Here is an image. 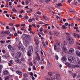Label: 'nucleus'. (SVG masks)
<instances>
[{"label": "nucleus", "mask_w": 80, "mask_h": 80, "mask_svg": "<svg viewBox=\"0 0 80 80\" xmlns=\"http://www.w3.org/2000/svg\"><path fill=\"white\" fill-rule=\"evenodd\" d=\"M55 76H53V78H52V77H51L50 78V80H55V77L56 80H60V74H59L58 73L55 72Z\"/></svg>", "instance_id": "1"}, {"label": "nucleus", "mask_w": 80, "mask_h": 80, "mask_svg": "<svg viewBox=\"0 0 80 80\" xmlns=\"http://www.w3.org/2000/svg\"><path fill=\"white\" fill-rule=\"evenodd\" d=\"M66 39L68 41V42L70 45H72L73 43L74 42L72 37L67 36L66 37Z\"/></svg>", "instance_id": "2"}, {"label": "nucleus", "mask_w": 80, "mask_h": 80, "mask_svg": "<svg viewBox=\"0 0 80 80\" xmlns=\"http://www.w3.org/2000/svg\"><path fill=\"white\" fill-rule=\"evenodd\" d=\"M33 47L32 46H29V51H28V52L27 53V55L28 56L30 57V56H31V54L33 53Z\"/></svg>", "instance_id": "3"}, {"label": "nucleus", "mask_w": 80, "mask_h": 80, "mask_svg": "<svg viewBox=\"0 0 80 80\" xmlns=\"http://www.w3.org/2000/svg\"><path fill=\"white\" fill-rule=\"evenodd\" d=\"M54 50H56L57 52H60V48L57 45L55 44L54 46Z\"/></svg>", "instance_id": "4"}, {"label": "nucleus", "mask_w": 80, "mask_h": 80, "mask_svg": "<svg viewBox=\"0 0 80 80\" xmlns=\"http://www.w3.org/2000/svg\"><path fill=\"white\" fill-rule=\"evenodd\" d=\"M18 47L21 51H23V50H24V48L22 46V45L21 43L18 44Z\"/></svg>", "instance_id": "5"}, {"label": "nucleus", "mask_w": 80, "mask_h": 80, "mask_svg": "<svg viewBox=\"0 0 80 80\" xmlns=\"http://www.w3.org/2000/svg\"><path fill=\"white\" fill-rule=\"evenodd\" d=\"M68 60L70 62V63H74L75 62V60L73 58V57L72 56H69L68 57Z\"/></svg>", "instance_id": "6"}, {"label": "nucleus", "mask_w": 80, "mask_h": 80, "mask_svg": "<svg viewBox=\"0 0 80 80\" xmlns=\"http://www.w3.org/2000/svg\"><path fill=\"white\" fill-rule=\"evenodd\" d=\"M69 54L73 55L74 53V49L73 48H70L69 51Z\"/></svg>", "instance_id": "7"}, {"label": "nucleus", "mask_w": 80, "mask_h": 80, "mask_svg": "<svg viewBox=\"0 0 80 80\" xmlns=\"http://www.w3.org/2000/svg\"><path fill=\"white\" fill-rule=\"evenodd\" d=\"M41 60L39 64H43L44 63V58L43 57H41Z\"/></svg>", "instance_id": "8"}, {"label": "nucleus", "mask_w": 80, "mask_h": 80, "mask_svg": "<svg viewBox=\"0 0 80 80\" xmlns=\"http://www.w3.org/2000/svg\"><path fill=\"white\" fill-rule=\"evenodd\" d=\"M65 64L66 65H67L68 67L69 68H72V64H71L70 63L66 62Z\"/></svg>", "instance_id": "9"}, {"label": "nucleus", "mask_w": 80, "mask_h": 80, "mask_svg": "<svg viewBox=\"0 0 80 80\" xmlns=\"http://www.w3.org/2000/svg\"><path fill=\"white\" fill-rule=\"evenodd\" d=\"M8 74H9V73L8 71L7 70L4 71L3 72V75H8Z\"/></svg>", "instance_id": "10"}, {"label": "nucleus", "mask_w": 80, "mask_h": 80, "mask_svg": "<svg viewBox=\"0 0 80 80\" xmlns=\"http://www.w3.org/2000/svg\"><path fill=\"white\" fill-rule=\"evenodd\" d=\"M80 67V65H78V64H73L72 65V68H78Z\"/></svg>", "instance_id": "11"}, {"label": "nucleus", "mask_w": 80, "mask_h": 80, "mask_svg": "<svg viewBox=\"0 0 80 80\" xmlns=\"http://www.w3.org/2000/svg\"><path fill=\"white\" fill-rule=\"evenodd\" d=\"M62 49L63 51L65 52V53L67 52L68 51L67 49V48L65 47H62Z\"/></svg>", "instance_id": "12"}, {"label": "nucleus", "mask_w": 80, "mask_h": 80, "mask_svg": "<svg viewBox=\"0 0 80 80\" xmlns=\"http://www.w3.org/2000/svg\"><path fill=\"white\" fill-rule=\"evenodd\" d=\"M73 36L75 37H77L78 38H80V36L78 34H76L75 33H73L72 34Z\"/></svg>", "instance_id": "13"}, {"label": "nucleus", "mask_w": 80, "mask_h": 80, "mask_svg": "<svg viewBox=\"0 0 80 80\" xmlns=\"http://www.w3.org/2000/svg\"><path fill=\"white\" fill-rule=\"evenodd\" d=\"M17 56L19 58L20 57H21V55H22V53L20 52H18L17 53Z\"/></svg>", "instance_id": "14"}, {"label": "nucleus", "mask_w": 80, "mask_h": 80, "mask_svg": "<svg viewBox=\"0 0 80 80\" xmlns=\"http://www.w3.org/2000/svg\"><path fill=\"white\" fill-rule=\"evenodd\" d=\"M37 57L36 59V60H37L38 62V61H39L40 59V56H39V55H38V53H37Z\"/></svg>", "instance_id": "15"}, {"label": "nucleus", "mask_w": 80, "mask_h": 80, "mask_svg": "<svg viewBox=\"0 0 80 80\" xmlns=\"http://www.w3.org/2000/svg\"><path fill=\"white\" fill-rule=\"evenodd\" d=\"M8 48H9V50H11V51H12V50H13V47L11 45H9L8 46Z\"/></svg>", "instance_id": "16"}, {"label": "nucleus", "mask_w": 80, "mask_h": 80, "mask_svg": "<svg viewBox=\"0 0 80 80\" xmlns=\"http://www.w3.org/2000/svg\"><path fill=\"white\" fill-rule=\"evenodd\" d=\"M25 3L27 4V5H31V3H30V1L28 0H26L25 1ZM29 3H30V4H28Z\"/></svg>", "instance_id": "17"}, {"label": "nucleus", "mask_w": 80, "mask_h": 80, "mask_svg": "<svg viewBox=\"0 0 80 80\" xmlns=\"http://www.w3.org/2000/svg\"><path fill=\"white\" fill-rule=\"evenodd\" d=\"M61 60L62 61H64V62H66L67 61V58L66 57L64 56L61 58Z\"/></svg>", "instance_id": "18"}, {"label": "nucleus", "mask_w": 80, "mask_h": 80, "mask_svg": "<svg viewBox=\"0 0 80 80\" xmlns=\"http://www.w3.org/2000/svg\"><path fill=\"white\" fill-rule=\"evenodd\" d=\"M56 45L60 47L62 46V42H58L57 44H56Z\"/></svg>", "instance_id": "19"}, {"label": "nucleus", "mask_w": 80, "mask_h": 80, "mask_svg": "<svg viewBox=\"0 0 80 80\" xmlns=\"http://www.w3.org/2000/svg\"><path fill=\"white\" fill-rule=\"evenodd\" d=\"M76 63H77V65H79V67H80V59H78V60H77V61Z\"/></svg>", "instance_id": "20"}, {"label": "nucleus", "mask_w": 80, "mask_h": 80, "mask_svg": "<svg viewBox=\"0 0 80 80\" xmlns=\"http://www.w3.org/2000/svg\"><path fill=\"white\" fill-rule=\"evenodd\" d=\"M43 19H45L46 21H48L49 19L47 18V17L46 16H44L42 17Z\"/></svg>", "instance_id": "21"}, {"label": "nucleus", "mask_w": 80, "mask_h": 80, "mask_svg": "<svg viewBox=\"0 0 80 80\" xmlns=\"http://www.w3.org/2000/svg\"><path fill=\"white\" fill-rule=\"evenodd\" d=\"M15 61L17 63H20L21 64H22V62H21L20 60L18 59H17L16 61Z\"/></svg>", "instance_id": "22"}, {"label": "nucleus", "mask_w": 80, "mask_h": 80, "mask_svg": "<svg viewBox=\"0 0 80 80\" xmlns=\"http://www.w3.org/2000/svg\"><path fill=\"white\" fill-rule=\"evenodd\" d=\"M15 61L17 63H20L21 64H22V62H21L20 60L18 59H17L16 61Z\"/></svg>", "instance_id": "23"}, {"label": "nucleus", "mask_w": 80, "mask_h": 80, "mask_svg": "<svg viewBox=\"0 0 80 80\" xmlns=\"http://www.w3.org/2000/svg\"><path fill=\"white\" fill-rule=\"evenodd\" d=\"M2 33H6L7 35H9L10 34V32L7 31L2 32Z\"/></svg>", "instance_id": "24"}, {"label": "nucleus", "mask_w": 80, "mask_h": 80, "mask_svg": "<svg viewBox=\"0 0 80 80\" xmlns=\"http://www.w3.org/2000/svg\"><path fill=\"white\" fill-rule=\"evenodd\" d=\"M16 73H17V74H18V75H22V72L20 71H16Z\"/></svg>", "instance_id": "25"}, {"label": "nucleus", "mask_w": 80, "mask_h": 80, "mask_svg": "<svg viewBox=\"0 0 80 80\" xmlns=\"http://www.w3.org/2000/svg\"><path fill=\"white\" fill-rule=\"evenodd\" d=\"M54 34L56 36H58L59 35V32H54Z\"/></svg>", "instance_id": "26"}, {"label": "nucleus", "mask_w": 80, "mask_h": 80, "mask_svg": "<svg viewBox=\"0 0 80 80\" xmlns=\"http://www.w3.org/2000/svg\"><path fill=\"white\" fill-rule=\"evenodd\" d=\"M76 53L79 56H80V51H79L78 50H77L76 51Z\"/></svg>", "instance_id": "27"}, {"label": "nucleus", "mask_w": 80, "mask_h": 80, "mask_svg": "<svg viewBox=\"0 0 80 80\" xmlns=\"http://www.w3.org/2000/svg\"><path fill=\"white\" fill-rule=\"evenodd\" d=\"M62 29H66V28H67V27L65 26L64 25H63L62 26Z\"/></svg>", "instance_id": "28"}, {"label": "nucleus", "mask_w": 80, "mask_h": 80, "mask_svg": "<svg viewBox=\"0 0 80 80\" xmlns=\"http://www.w3.org/2000/svg\"><path fill=\"white\" fill-rule=\"evenodd\" d=\"M48 67L49 68H50L51 67V65H50V63L49 62V61H48Z\"/></svg>", "instance_id": "29"}, {"label": "nucleus", "mask_w": 80, "mask_h": 80, "mask_svg": "<svg viewBox=\"0 0 80 80\" xmlns=\"http://www.w3.org/2000/svg\"><path fill=\"white\" fill-rule=\"evenodd\" d=\"M9 78H10V77L8 76H7L5 77V80H9Z\"/></svg>", "instance_id": "30"}, {"label": "nucleus", "mask_w": 80, "mask_h": 80, "mask_svg": "<svg viewBox=\"0 0 80 80\" xmlns=\"http://www.w3.org/2000/svg\"><path fill=\"white\" fill-rule=\"evenodd\" d=\"M26 38H29L30 39V40H31V37H30V36H29V35L26 34Z\"/></svg>", "instance_id": "31"}, {"label": "nucleus", "mask_w": 80, "mask_h": 80, "mask_svg": "<svg viewBox=\"0 0 80 80\" xmlns=\"http://www.w3.org/2000/svg\"><path fill=\"white\" fill-rule=\"evenodd\" d=\"M42 44L43 45L44 47H45V48H46L47 47V46L45 45V42H44L43 41L42 42Z\"/></svg>", "instance_id": "32"}, {"label": "nucleus", "mask_w": 80, "mask_h": 80, "mask_svg": "<svg viewBox=\"0 0 80 80\" xmlns=\"http://www.w3.org/2000/svg\"><path fill=\"white\" fill-rule=\"evenodd\" d=\"M3 68V65H0V73H1V69Z\"/></svg>", "instance_id": "33"}, {"label": "nucleus", "mask_w": 80, "mask_h": 80, "mask_svg": "<svg viewBox=\"0 0 80 80\" xmlns=\"http://www.w3.org/2000/svg\"><path fill=\"white\" fill-rule=\"evenodd\" d=\"M35 43H36V44L37 45V46H38V43H39L38 41V40H36Z\"/></svg>", "instance_id": "34"}, {"label": "nucleus", "mask_w": 80, "mask_h": 80, "mask_svg": "<svg viewBox=\"0 0 80 80\" xmlns=\"http://www.w3.org/2000/svg\"><path fill=\"white\" fill-rule=\"evenodd\" d=\"M29 41H28V40H26L25 41V43L27 45H28V43H29Z\"/></svg>", "instance_id": "35"}, {"label": "nucleus", "mask_w": 80, "mask_h": 80, "mask_svg": "<svg viewBox=\"0 0 80 80\" xmlns=\"http://www.w3.org/2000/svg\"><path fill=\"white\" fill-rule=\"evenodd\" d=\"M76 76H77V75L76 74V73H74L73 74L72 77L73 78H75V77H76Z\"/></svg>", "instance_id": "36"}, {"label": "nucleus", "mask_w": 80, "mask_h": 80, "mask_svg": "<svg viewBox=\"0 0 80 80\" xmlns=\"http://www.w3.org/2000/svg\"><path fill=\"white\" fill-rule=\"evenodd\" d=\"M28 16L27 15L25 16L24 18V20H26V19H28Z\"/></svg>", "instance_id": "37"}, {"label": "nucleus", "mask_w": 80, "mask_h": 80, "mask_svg": "<svg viewBox=\"0 0 80 80\" xmlns=\"http://www.w3.org/2000/svg\"><path fill=\"white\" fill-rule=\"evenodd\" d=\"M12 11L14 12H17V10L15 8L13 9Z\"/></svg>", "instance_id": "38"}, {"label": "nucleus", "mask_w": 80, "mask_h": 80, "mask_svg": "<svg viewBox=\"0 0 80 80\" xmlns=\"http://www.w3.org/2000/svg\"><path fill=\"white\" fill-rule=\"evenodd\" d=\"M49 11L51 12H52V13H54V14H55V13L53 12V11H52V8H49Z\"/></svg>", "instance_id": "39"}, {"label": "nucleus", "mask_w": 80, "mask_h": 80, "mask_svg": "<svg viewBox=\"0 0 80 80\" xmlns=\"http://www.w3.org/2000/svg\"><path fill=\"white\" fill-rule=\"evenodd\" d=\"M0 42L2 44H4L5 43V41L4 40V41H1Z\"/></svg>", "instance_id": "40"}, {"label": "nucleus", "mask_w": 80, "mask_h": 80, "mask_svg": "<svg viewBox=\"0 0 80 80\" xmlns=\"http://www.w3.org/2000/svg\"><path fill=\"white\" fill-rule=\"evenodd\" d=\"M58 56L57 55H55V59L56 60H58Z\"/></svg>", "instance_id": "41"}, {"label": "nucleus", "mask_w": 80, "mask_h": 80, "mask_svg": "<svg viewBox=\"0 0 80 80\" xmlns=\"http://www.w3.org/2000/svg\"><path fill=\"white\" fill-rule=\"evenodd\" d=\"M52 72H49L48 73V74L49 75H52Z\"/></svg>", "instance_id": "42"}, {"label": "nucleus", "mask_w": 80, "mask_h": 80, "mask_svg": "<svg viewBox=\"0 0 80 80\" xmlns=\"http://www.w3.org/2000/svg\"><path fill=\"white\" fill-rule=\"evenodd\" d=\"M21 30H22L23 31V32H25V31H26V29H25L24 28H21Z\"/></svg>", "instance_id": "43"}, {"label": "nucleus", "mask_w": 80, "mask_h": 80, "mask_svg": "<svg viewBox=\"0 0 80 80\" xmlns=\"http://www.w3.org/2000/svg\"><path fill=\"white\" fill-rule=\"evenodd\" d=\"M39 30L40 32H43V28H41L39 29Z\"/></svg>", "instance_id": "44"}, {"label": "nucleus", "mask_w": 80, "mask_h": 80, "mask_svg": "<svg viewBox=\"0 0 80 80\" xmlns=\"http://www.w3.org/2000/svg\"><path fill=\"white\" fill-rule=\"evenodd\" d=\"M50 2V0H45V2L46 3H49Z\"/></svg>", "instance_id": "45"}, {"label": "nucleus", "mask_w": 80, "mask_h": 80, "mask_svg": "<svg viewBox=\"0 0 80 80\" xmlns=\"http://www.w3.org/2000/svg\"><path fill=\"white\" fill-rule=\"evenodd\" d=\"M18 58L16 56H15L14 57V59L15 60V61H17V60H18Z\"/></svg>", "instance_id": "46"}, {"label": "nucleus", "mask_w": 80, "mask_h": 80, "mask_svg": "<svg viewBox=\"0 0 80 80\" xmlns=\"http://www.w3.org/2000/svg\"><path fill=\"white\" fill-rule=\"evenodd\" d=\"M39 23V24H45V22H42V21H40Z\"/></svg>", "instance_id": "47"}, {"label": "nucleus", "mask_w": 80, "mask_h": 80, "mask_svg": "<svg viewBox=\"0 0 80 80\" xmlns=\"http://www.w3.org/2000/svg\"><path fill=\"white\" fill-rule=\"evenodd\" d=\"M14 35L15 37H17L18 36V34L17 32H15L14 34Z\"/></svg>", "instance_id": "48"}, {"label": "nucleus", "mask_w": 80, "mask_h": 80, "mask_svg": "<svg viewBox=\"0 0 80 80\" xmlns=\"http://www.w3.org/2000/svg\"><path fill=\"white\" fill-rule=\"evenodd\" d=\"M9 62L10 63H11L12 65H13V61L10 60L9 61Z\"/></svg>", "instance_id": "49"}, {"label": "nucleus", "mask_w": 80, "mask_h": 80, "mask_svg": "<svg viewBox=\"0 0 80 80\" xmlns=\"http://www.w3.org/2000/svg\"><path fill=\"white\" fill-rule=\"evenodd\" d=\"M18 33H20V34H22V31H18Z\"/></svg>", "instance_id": "50"}, {"label": "nucleus", "mask_w": 80, "mask_h": 80, "mask_svg": "<svg viewBox=\"0 0 80 80\" xmlns=\"http://www.w3.org/2000/svg\"><path fill=\"white\" fill-rule=\"evenodd\" d=\"M32 62L33 63V64H34V65H36V61L35 60H33L32 61Z\"/></svg>", "instance_id": "51"}, {"label": "nucleus", "mask_w": 80, "mask_h": 80, "mask_svg": "<svg viewBox=\"0 0 80 80\" xmlns=\"http://www.w3.org/2000/svg\"><path fill=\"white\" fill-rule=\"evenodd\" d=\"M29 65H30V66H33V64H32V62H31L29 63Z\"/></svg>", "instance_id": "52"}, {"label": "nucleus", "mask_w": 80, "mask_h": 80, "mask_svg": "<svg viewBox=\"0 0 80 80\" xmlns=\"http://www.w3.org/2000/svg\"><path fill=\"white\" fill-rule=\"evenodd\" d=\"M27 34H23L22 35V37L24 38H25V37L26 38V35Z\"/></svg>", "instance_id": "53"}, {"label": "nucleus", "mask_w": 80, "mask_h": 80, "mask_svg": "<svg viewBox=\"0 0 80 80\" xmlns=\"http://www.w3.org/2000/svg\"><path fill=\"white\" fill-rule=\"evenodd\" d=\"M11 41L10 40H8V41H6V42L7 43H9V42H10Z\"/></svg>", "instance_id": "54"}, {"label": "nucleus", "mask_w": 80, "mask_h": 80, "mask_svg": "<svg viewBox=\"0 0 80 80\" xmlns=\"http://www.w3.org/2000/svg\"><path fill=\"white\" fill-rule=\"evenodd\" d=\"M45 80H48V76H46L45 77Z\"/></svg>", "instance_id": "55"}, {"label": "nucleus", "mask_w": 80, "mask_h": 80, "mask_svg": "<svg viewBox=\"0 0 80 80\" xmlns=\"http://www.w3.org/2000/svg\"><path fill=\"white\" fill-rule=\"evenodd\" d=\"M20 24H16L15 25V27H20Z\"/></svg>", "instance_id": "56"}, {"label": "nucleus", "mask_w": 80, "mask_h": 80, "mask_svg": "<svg viewBox=\"0 0 80 80\" xmlns=\"http://www.w3.org/2000/svg\"><path fill=\"white\" fill-rule=\"evenodd\" d=\"M69 11L70 12H71V13H73V11H72V10L71 9H69Z\"/></svg>", "instance_id": "57"}, {"label": "nucleus", "mask_w": 80, "mask_h": 80, "mask_svg": "<svg viewBox=\"0 0 80 80\" xmlns=\"http://www.w3.org/2000/svg\"><path fill=\"white\" fill-rule=\"evenodd\" d=\"M32 26H33L34 27V28H36V26L35 25V24H32Z\"/></svg>", "instance_id": "58"}, {"label": "nucleus", "mask_w": 80, "mask_h": 80, "mask_svg": "<svg viewBox=\"0 0 80 80\" xmlns=\"http://www.w3.org/2000/svg\"><path fill=\"white\" fill-rule=\"evenodd\" d=\"M58 6H62V4L61 3H58Z\"/></svg>", "instance_id": "59"}, {"label": "nucleus", "mask_w": 80, "mask_h": 80, "mask_svg": "<svg viewBox=\"0 0 80 80\" xmlns=\"http://www.w3.org/2000/svg\"><path fill=\"white\" fill-rule=\"evenodd\" d=\"M9 25H10V26H11L12 27H13V23H10L9 24Z\"/></svg>", "instance_id": "60"}, {"label": "nucleus", "mask_w": 80, "mask_h": 80, "mask_svg": "<svg viewBox=\"0 0 80 80\" xmlns=\"http://www.w3.org/2000/svg\"><path fill=\"white\" fill-rule=\"evenodd\" d=\"M64 44L65 45H67V43L66 42L64 41Z\"/></svg>", "instance_id": "61"}, {"label": "nucleus", "mask_w": 80, "mask_h": 80, "mask_svg": "<svg viewBox=\"0 0 80 80\" xmlns=\"http://www.w3.org/2000/svg\"><path fill=\"white\" fill-rule=\"evenodd\" d=\"M74 29H76V30H78V27H74Z\"/></svg>", "instance_id": "62"}, {"label": "nucleus", "mask_w": 80, "mask_h": 80, "mask_svg": "<svg viewBox=\"0 0 80 80\" xmlns=\"http://www.w3.org/2000/svg\"><path fill=\"white\" fill-rule=\"evenodd\" d=\"M33 70H36V68L35 67V66H33Z\"/></svg>", "instance_id": "63"}, {"label": "nucleus", "mask_w": 80, "mask_h": 80, "mask_svg": "<svg viewBox=\"0 0 80 80\" xmlns=\"http://www.w3.org/2000/svg\"><path fill=\"white\" fill-rule=\"evenodd\" d=\"M24 77H28V75L27 74H24L23 75Z\"/></svg>", "instance_id": "64"}]
</instances>
